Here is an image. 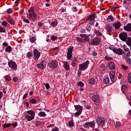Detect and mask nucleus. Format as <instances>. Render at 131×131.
<instances>
[{
    "instance_id": "1",
    "label": "nucleus",
    "mask_w": 131,
    "mask_h": 131,
    "mask_svg": "<svg viewBox=\"0 0 131 131\" xmlns=\"http://www.w3.org/2000/svg\"><path fill=\"white\" fill-rule=\"evenodd\" d=\"M90 64V61L86 60V61L79 64V70L81 71H84L88 69L89 64Z\"/></svg>"
},
{
    "instance_id": "2",
    "label": "nucleus",
    "mask_w": 131,
    "mask_h": 131,
    "mask_svg": "<svg viewBox=\"0 0 131 131\" xmlns=\"http://www.w3.org/2000/svg\"><path fill=\"white\" fill-rule=\"evenodd\" d=\"M83 127L90 129V127L92 128H95L96 126V123L94 121L87 122L82 125Z\"/></svg>"
},
{
    "instance_id": "3",
    "label": "nucleus",
    "mask_w": 131,
    "mask_h": 131,
    "mask_svg": "<svg viewBox=\"0 0 131 131\" xmlns=\"http://www.w3.org/2000/svg\"><path fill=\"white\" fill-rule=\"evenodd\" d=\"M73 49H74V47H73V46H70V47L68 48V52L67 53V58L68 60H71L73 56L72 52H73Z\"/></svg>"
},
{
    "instance_id": "4",
    "label": "nucleus",
    "mask_w": 131,
    "mask_h": 131,
    "mask_svg": "<svg viewBox=\"0 0 131 131\" xmlns=\"http://www.w3.org/2000/svg\"><path fill=\"white\" fill-rule=\"evenodd\" d=\"M8 64L9 68H11L12 70H14V71L17 70L18 67L17 66V63H16V62L12 60H10Z\"/></svg>"
},
{
    "instance_id": "5",
    "label": "nucleus",
    "mask_w": 131,
    "mask_h": 131,
    "mask_svg": "<svg viewBox=\"0 0 131 131\" xmlns=\"http://www.w3.org/2000/svg\"><path fill=\"white\" fill-rule=\"evenodd\" d=\"M119 38L122 41L127 42V33L125 32H123L119 34Z\"/></svg>"
},
{
    "instance_id": "6",
    "label": "nucleus",
    "mask_w": 131,
    "mask_h": 131,
    "mask_svg": "<svg viewBox=\"0 0 131 131\" xmlns=\"http://www.w3.org/2000/svg\"><path fill=\"white\" fill-rule=\"evenodd\" d=\"M48 66L51 69H56V68L58 67V61L56 60H53L48 63Z\"/></svg>"
},
{
    "instance_id": "7",
    "label": "nucleus",
    "mask_w": 131,
    "mask_h": 131,
    "mask_svg": "<svg viewBox=\"0 0 131 131\" xmlns=\"http://www.w3.org/2000/svg\"><path fill=\"white\" fill-rule=\"evenodd\" d=\"M27 18L34 21V20H36L37 19V15H36L34 12H33L32 13H29V14H27Z\"/></svg>"
},
{
    "instance_id": "8",
    "label": "nucleus",
    "mask_w": 131,
    "mask_h": 131,
    "mask_svg": "<svg viewBox=\"0 0 131 131\" xmlns=\"http://www.w3.org/2000/svg\"><path fill=\"white\" fill-rule=\"evenodd\" d=\"M101 41V38H95L90 43V45L92 46H98Z\"/></svg>"
},
{
    "instance_id": "9",
    "label": "nucleus",
    "mask_w": 131,
    "mask_h": 131,
    "mask_svg": "<svg viewBox=\"0 0 131 131\" xmlns=\"http://www.w3.org/2000/svg\"><path fill=\"white\" fill-rule=\"evenodd\" d=\"M110 77L112 82H115L116 81V77L115 76V73L113 71L110 72Z\"/></svg>"
},
{
    "instance_id": "10",
    "label": "nucleus",
    "mask_w": 131,
    "mask_h": 131,
    "mask_svg": "<svg viewBox=\"0 0 131 131\" xmlns=\"http://www.w3.org/2000/svg\"><path fill=\"white\" fill-rule=\"evenodd\" d=\"M33 53L34 60H38V58L40 57V52H39L37 49H34L33 50Z\"/></svg>"
},
{
    "instance_id": "11",
    "label": "nucleus",
    "mask_w": 131,
    "mask_h": 131,
    "mask_svg": "<svg viewBox=\"0 0 131 131\" xmlns=\"http://www.w3.org/2000/svg\"><path fill=\"white\" fill-rule=\"evenodd\" d=\"M92 100L95 104H97L98 103H100V96L97 94L93 95L92 96Z\"/></svg>"
},
{
    "instance_id": "12",
    "label": "nucleus",
    "mask_w": 131,
    "mask_h": 131,
    "mask_svg": "<svg viewBox=\"0 0 131 131\" xmlns=\"http://www.w3.org/2000/svg\"><path fill=\"white\" fill-rule=\"evenodd\" d=\"M46 64L47 61L46 60H42L41 63H38L37 64V67H38V68H39V69H45Z\"/></svg>"
},
{
    "instance_id": "13",
    "label": "nucleus",
    "mask_w": 131,
    "mask_h": 131,
    "mask_svg": "<svg viewBox=\"0 0 131 131\" xmlns=\"http://www.w3.org/2000/svg\"><path fill=\"white\" fill-rule=\"evenodd\" d=\"M98 125H104L105 124V119L99 117L96 119Z\"/></svg>"
},
{
    "instance_id": "14",
    "label": "nucleus",
    "mask_w": 131,
    "mask_h": 131,
    "mask_svg": "<svg viewBox=\"0 0 131 131\" xmlns=\"http://www.w3.org/2000/svg\"><path fill=\"white\" fill-rule=\"evenodd\" d=\"M80 36L82 37L83 41H89L90 40V35L80 34Z\"/></svg>"
},
{
    "instance_id": "15",
    "label": "nucleus",
    "mask_w": 131,
    "mask_h": 131,
    "mask_svg": "<svg viewBox=\"0 0 131 131\" xmlns=\"http://www.w3.org/2000/svg\"><path fill=\"white\" fill-rule=\"evenodd\" d=\"M113 26L115 28V29H119L121 27V24L119 21H117L116 23L113 24Z\"/></svg>"
},
{
    "instance_id": "16",
    "label": "nucleus",
    "mask_w": 131,
    "mask_h": 131,
    "mask_svg": "<svg viewBox=\"0 0 131 131\" xmlns=\"http://www.w3.org/2000/svg\"><path fill=\"white\" fill-rule=\"evenodd\" d=\"M88 21H90V23H94V21H95V14H90L89 16L86 18Z\"/></svg>"
},
{
    "instance_id": "17",
    "label": "nucleus",
    "mask_w": 131,
    "mask_h": 131,
    "mask_svg": "<svg viewBox=\"0 0 131 131\" xmlns=\"http://www.w3.org/2000/svg\"><path fill=\"white\" fill-rule=\"evenodd\" d=\"M115 54H117L118 55H122L124 53V51L121 48H118L115 49Z\"/></svg>"
},
{
    "instance_id": "18",
    "label": "nucleus",
    "mask_w": 131,
    "mask_h": 131,
    "mask_svg": "<svg viewBox=\"0 0 131 131\" xmlns=\"http://www.w3.org/2000/svg\"><path fill=\"white\" fill-rule=\"evenodd\" d=\"M105 30H107L108 32H112L113 31V27L111 24H107L105 26Z\"/></svg>"
},
{
    "instance_id": "19",
    "label": "nucleus",
    "mask_w": 131,
    "mask_h": 131,
    "mask_svg": "<svg viewBox=\"0 0 131 131\" xmlns=\"http://www.w3.org/2000/svg\"><path fill=\"white\" fill-rule=\"evenodd\" d=\"M75 110L77 111V112H80L82 113V106H80V105H74Z\"/></svg>"
},
{
    "instance_id": "20",
    "label": "nucleus",
    "mask_w": 131,
    "mask_h": 131,
    "mask_svg": "<svg viewBox=\"0 0 131 131\" xmlns=\"http://www.w3.org/2000/svg\"><path fill=\"white\" fill-rule=\"evenodd\" d=\"M124 30L125 31H130L131 32V24H127L124 27Z\"/></svg>"
},
{
    "instance_id": "21",
    "label": "nucleus",
    "mask_w": 131,
    "mask_h": 131,
    "mask_svg": "<svg viewBox=\"0 0 131 131\" xmlns=\"http://www.w3.org/2000/svg\"><path fill=\"white\" fill-rule=\"evenodd\" d=\"M121 89L123 94H126L127 92V86L126 85H123Z\"/></svg>"
},
{
    "instance_id": "22",
    "label": "nucleus",
    "mask_w": 131,
    "mask_h": 131,
    "mask_svg": "<svg viewBox=\"0 0 131 131\" xmlns=\"http://www.w3.org/2000/svg\"><path fill=\"white\" fill-rule=\"evenodd\" d=\"M63 67L65 68L66 70H69L70 69V67L69 66V64L67 61H63Z\"/></svg>"
},
{
    "instance_id": "23",
    "label": "nucleus",
    "mask_w": 131,
    "mask_h": 131,
    "mask_svg": "<svg viewBox=\"0 0 131 131\" xmlns=\"http://www.w3.org/2000/svg\"><path fill=\"white\" fill-rule=\"evenodd\" d=\"M108 67L112 70L115 69V64L114 62L110 61V62H108Z\"/></svg>"
},
{
    "instance_id": "24",
    "label": "nucleus",
    "mask_w": 131,
    "mask_h": 131,
    "mask_svg": "<svg viewBox=\"0 0 131 131\" xmlns=\"http://www.w3.org/2000/svg\"><path fill=\"white\" fill-rule=\"evenodd\" d=\"M7 22L9 23L10 24H11V25H15V21H14V19L11 17H9L7 18Z\"/></svg>"
},
{
    "instance_id": "25",
    "label": "nucleus",
    "mask_w": 131,
    "mask_h": 131,
    "mask_svg": "<svg viewBox=\"0 0 131 131\" xmlns=\"http://www.w3.org/2000/svg\"><path fill=\"white\" fill-rule=\"evenodd\" d=\"M27 113L33 117L35 116V112L32 110L28 111Z\"/></svg>"
},
{
    "instance_id": "26",
    "label": "nucleus",
    "mask_w": 131,
    "mask_h": 131,
    "mask_svg": "<svg viewBox=\"0 0 131 131\" xmlns=\"http://www.w3.org/2000/svg\"><path fill=\"white\" fill-rule=\"evenodd\" d=\"M106 21H107V22H111V21L112 22H114V18L112 15H110L106 19Z\"/></svg>"
},
{
    "instance_id": "27",
    "label": "nucleus",
    "mask_w": 131,
    "mask_h": 131,
    "mask_svg": "<svg viewBox=\"0 0 131 131\" xmlns=\"http://www.w3.org/2000/svg\"><path fill=\"white\" fill-rule=\"evenodd\" d=\"M25 118H26V119L28 121H31V120H32V119H34V117H32V116H29V115H26L25 116Z\"/></svg>"
},
{
    "instance_id": "28",
    "label": "nucleus",
    "mask_w": 131,
    "mask_h": 131,
    "mask_svg": "<svg viewBox=\"0 0 131 131\" xmlns=\"http://www.w3.org/2000/svg\"><path fill=\"white\" fill-rule=\"evenodd\" d=\"M110 82V79H109V77H105L103 78V83L104 84H108Z\"/></svg>"
},
{
    "instance_id": "29",
    "label": "nucleus",
    "mask_w": 131,
    "mask_h": 131,
    "mask_svg": "<svg viewBox=\"0 0 131 131\" xmlns=\"http://www.w3.org/2000/svg\"><path fill=\"white\" fill-rule=\"evenodd\" d=\"M38 115L40 117H46L47 116V114H46V113L45 112H40L38 113Z\"/></svg>"
},
{
    "instance_id": "30",
    "label": "nucleus",
    "mask_w": 131,
    "mask_h": 131,
    "mask_svg": "<svg viewBox=\"0 0 131 131\" xmlns=\"http://www.w3.org/2000/svg\"><path fill=\"white\" fill-rule=\"evenodd\" d=\"M94 33L97 35V36H102V33L101 32H99V31L97 30H94Z\"/></svg>"
},
{
    "instance_id": "31",
    "label": "nucleus",
    "mask_w": 131,
    "mask_h": 131,
    "mask_svg": "<svg viewBox=\"0 0 131 131\" xmlns=\"http://www.w3.org/2000/svg\"><path fill=\"white\" fill-rule=\"evenodd\" d=\"M93 24V23H89L88 25L86 27V29L87 30V31H88V32H90V31H91V26H92V25Z\"/></svg>"
},
{
    "instance_id": "32",
    "label": "nucleus",
    "mask_w": 131,
    "mask_h": 131,
    "mask_svg": "<svg viewBox=\"0 0 131 131\" xmlns=\"http://www.w3.org/2000/svg\"><path fill=\"white\" fill-rule=\"evenodd\" d=\"M5 51L8 53H11L12 52V47L10 46H7L5 49Z\"/></svg>"
},
{
    "instance_id": "33",
    "label": "nucleus",
    "mask_w": 131,
    "mask_h": 131,
    "mask_svg": "<svg viewBox=\"0 0 131 131\" xmlns=\"http://www.w3.org/2000/svg\"><path fill=\"white\" fill-rule=\"evenodd\" d=\"M96 82V80H95V79H94L93 78H91L89 80V83H90V84H92V85H93V84H95Z\"/></svg>"
},
{
    "instance_id": "34",
    "label": "nucleus",
    "mask_w": 131,
    "mask_h": 131,
    "mask_svg": "<svg viewBox=\"0 0 131 131\" xmlns=\"http://www.w3.org/2000/svg\"><path fill=\"white\" fill-rule=\"evenodd\" d=\"M77 85L78 86H80V88H83L84 86V83L82 82V81H79L77 83Z\"/></svg>"
},
{
    "instance_id": "35",
    "label": "nucleus",
    "mask_w": 131,
    "mask_h": 131,
    "mask_svg": "<svg viewBox=\"0 0 131 131\" xmlns=\"http://www.w3.org/2000/svg\"><path fill=\"white\" fill-rule=\"evenodd\" d=\"M4 78L5 80H7V81H10V80H12V78H11V77L9 75H6Z\"/></svg>"
},
{
    "instance_id": "36",
    "label": "nucleus",
    "mask_w": 131,
    "mask_h": 131,
    "mask_svg": "<svg viewBox=\"0 0 131 131\" xmlns=\"http://www.w3.org/2000/svg\"><path fill=\"white\" fill-rule=\"evenodd\" d=\"M58 25V21H52L51 23V26L53 27H56Z\"/></svg>"
},
{
    "instance_id": "37",
    "label": "nucleus",
    "mask_w": 131,
    "mask_h": 131,
    "mask_svg": "<svg viewBox=\"0 0 131 131\" xmlns=\"http://www.w3.org/2000/svg\"><path fill=\"white\" fill-rule=\"evenodd\" d=\"M13 9L12 8H8L6 11V13H7V14H12L13 13Z\"/></svg>"
},
{
    "instance_id": "38",
    "label": "nucleus",
    "mask_w": 131,
    "mask_h": 131,
    "mask_svg": "<svg viewBox=\"0 0 131 131\" xmlns=\"http://www.w3.org/2000/svg\"><path fill=\"white\" fill-rule=\"evenodd\" d=\"M120 125H121L120 122H117L115 124V127L116 128H119L120 127Z\"/></svg>"
},
{
    "instance_id": "39",
    "label": "nucleus",
    "mask_w": 131,
    "mask_h": 131,
    "mask_svg": "<svg viewBox=\"0 0 131 131\" xmlns=\"http://www.w3.org/2000/svg\"><path fill=\"white\" fill-rule=\"evenodd\" d=\"M121 67L123 70H127L128 69V67L124 65V64H121Z\"/></svg>"
},
{
    "instance_id": "40",
    "label": "nucleus",
    "mask_w": 131,
    "mask_h": 131,
    "mask_svg": "<svg viewBox=\"0 0 131 131\" xmlns=\"http://www.w3.org/2000/svg\"><path fill=\"white\" fill-rule=\"evenodd\" d=\"M4 128H7V127H10L11 126V123L4 124L3 125Z\"/></svg>"
},
{
    "instance_id": "41",
    "label": "nucleus",
    "mask_w": 131,
    "mask_h": 131,
    "mask_svg": "<svg viewBox=\"0 0 131 131\" xmlns=\"http://www.w3.org/2000/svg\"><path fill=\"white\" fill-rule=\"evenodd\" d=\"M0 32H6V28H4L0 26Z\"/></svg>"
},
{
    "instance_id": "42",
    "label": "nucleus",
    "mask_w": 131,
    "mask_h": 131,
    "mask_svg": "<svg viewBox=\"0 0 131 131\" xmlns=\"http://www.w3.org/2000/svg\"><path fill=\"white\" fill-rule=\"evenodd\" d=\"M32 57V53L29 52L27 55V58L30 59Z\"/></svg>"
},
{
    "instance_id": "43",
    "label": "nucleus",
    "mask_w": 131,
    "mask_h": 131,
    "mask_svg": "<svg viewBox=\"0 0 131 131\" xmlns=\"http://www.w3.org/2000/svg\"><path fill=\"white\" fill-rule=\"evenodd\" d=\"M76 39L79 42H83V39L81 37H78L76 38Z\"/></svg>"
},
{
    "instance_id": "44",
    "label": "nucleus",
    "mask_w": 131,
    "mask_h": 131,
    "mask_svg": "<svg viewBox=\"0 0 131 131\" xmlns=\"http://www.w3.org/2000/svg\"><path fill=\"white\" fill-rule=\"evenodd\" d=\"M68 124L69 126H70L71 127L74 125V123H73V122L72 120H71L69 121Z\"/></svg>"
},
{
    "instance_id": "45",
    "label": "nucleus",
    "mask_w": 131,
    "mask_h": 131,
    "mask_svg": "<svg viewBox=\"0 0 131 131\" xmlns=\"http://www.w3.org/2000/svg\"><path fill=\"white\" fill-rule=\"evenodd\" d=\"M30 103H31V104H35V103H36V100H35V99L33 98V99H31L30 101H29Z\"/></svg>"
},
{
    "instance_id": "46",
    "label": "nucleus",
    "mask_w": 131,
    "mask_h": 131,
    "mask_svg": "<svg viewBox=\"0 0 131 131\" xmlns=\"http://www.w3.org/2000/svg\"><path fill=\"white\" fill-rule=\"evenodd\" d=\"M23 21L25 23H27L28 24H29V23H30V21H29V20L25 18H23Z\"/></svg>"
},
{
    "instance_id": "47",
    "label": "nucleus",
    "mask_w": 131,
    "mask_h": 131,
    "mask_svg": "<svg viewBox=\"0 0 131 131\" xmlns=\"http://www.w3.org/2000/svg\"><path fill=\"white\" fill-rule=\"evenodd\" d=\"M80 114H81V113L79 112H77L74 114L75 115V117H79V115H80Z\"/></svg>"
},
{
    "instance_id": "48",
    "label": "nucleus",
    "mask_w": 131,
    "mask_h": 131,
    "mask_svg": "<svg viewBox=\"0 0 131 131\" xmlns=\"http://www.w3.org/2000/svg\"><path fill=\"white\" fill-rule=\"evenodd\" d=\"M35 40L36 39H35V37H32L31 38H30V41L32 43L34 42L35 41Z\"/></svg>"
},
{
    "instance_id": "49",
    "label": "nucleus",
    "mask_w": 131,
    "mask_h": 131,
    "mask_svg": "<svg viewBox=\"0 0 131 131\" xmlns=\"http://www.w3.org/2000/svg\"><path fill=\"white\" fill-rule=\"evenodd\" d=\"M104 59L105 60H107L108 61H111V60H113V58L110 57L108 56H105Z\"/></svg>"
},
{
    "instance_id": "50",
    "label": "nucleus",
    "mask_w": 131,
    "mask_h": 131,
    "mask_svg": "<svg viewBox=\"0 0 131 131\" xmlns=\"http://www.w3.org/2000/svg\"><path fill=\"white\" fill-rule=\"evenodd\" d=\"M7 25H8V23L6 21H3L2 23V26H4V27H6V26H7Z\"/></svg>"
},
{
    "instance_id": "51",
    "label": "nucleus",
    "mask_w": 131,
    "mask_h": 131,
    "mask_svg": "<svg viewBox=\"0 0 131 131\" xmlns=\"http://www.w3.org/2000/svg\"><path fill=\"white\" fill-rule=\"evenodd\" d=\"M110 50H112V51H114V53L115 52V50L116 49V48L113 47V46H110L109 47Z\"/></svg>"
},
{
    "instance_id": "52",
    "label": "nucleus",
    "mask_w": 131,
    "mask_h": 131,
    "mask_svg": "<svg viewBox=\"0 0 131 131\" xmlns=\"http://www.w3.org/2000/svg\"><path fill=\"white\" fill-rule=\"evenodd\" d=\"M128 82L131 83V73H129L128 75Z\"/></svg>"
},
{
    "instance_id": "53",
    "label": "nucleus",
    "mask_w": 131,
    "mask_h": 131,
    "mask_svg": "<svg viewBox=\"0 0 131 131\" xmlns=\"http://www.w3.org/2000/svg\"><path fill=\"white\" fill-rule=\"evenodd\" d=\"M51 131H59V128L57 126H55L52 129Z\"/></svg>"
},
{
    "instance_id": "54",
    "label": "nucleus",
    "mask_w": 131,
    "mask_h": 131,
    "mask_svg": "<svg viewBox=\"0 0 131 131\" xmlns=\"http://www.w3.org/2000/svg\"><path fill=\"white\" fill-rule=\"evenodd\" d=\"M72 9L73 12H76L78 11L77 8H76V7H74V6L73 7Z\"/></svg>"
},
{
    "instance_id": "55",
    "label": "nucleus",
    "mask_w": 131,
    "mask_h": 131,
    "mask_svg": "<svg viewBox=\"0 0 131 131\" xmlns=\"http://www.w3.org/2000/svg\"><path fill=\"white\" fill-rule=\"evenodd\" d=\"M40 124V122L39 121H36L35 122V126H39V125Z\"/></svg>"
},
{
    "instance_id": "56",
    "label": "nucleus",
    "mask_w": 131,
    "mask_h": 131,
    "mask_svg": "<svg viewBox=\"0 0 131 131\" xmlns=\"http://www.w3.org/2000/svg\"><path fill=\"white\" fill-rule=\"evenodd\" d=\"M51 39L52 40H53V41H55V40H56V39H57V36H52Z\"/></svg>"
},
{
    "instance_id": "57",
    "label": "nucleus",
    "mask_w": 131,
    "mask_h": 131,
    "mask_svg": "<svg viewBox=\"0 0 131 131\" xmlns=\"http://www.w3.org/2000/svg\"><path fill=\"white\" fill-rule=\"evenodd\" d=\"M28 12H29V13H34V10L33 8H31L30 9H29Z\"/></svg>"
},
{
    "instance_id": "58",
    "label": "nucleus",
    "mask_w": 131,
    "mask_h": 131,
    "mask_svg": "<svg viewBox=\"0 0 131 131\" xmlns=\"http://www.w3.org/2000/svg\"><path fill=\"white\" fill-rule=\"evenodd\" d=\"M117 74L118 79H120V78H121V77H122V75H121V74L118 73Z\"/></svg>"
},
{
    "instance_id": "59",
    "label": "nucleus",
    "mask_w": 131,
    "mask_h": 131,
    "mask_svg": "<svg viewBox=\"0 0 131 131\" xmlns=\"http://www.w3.org/2000/svg\"><path fill=\"white\" fill-rule=\"evenodd\" d=\"M12 126H13V127H16V126H17L18 125V124H17V122H15L14 123H12Z\"/></svg>"
},
{
    "instance_id": "60",
    "label": "nucleus",
    "mask_w": 131,
    "mask_h": 131,
    "mask_svg": "<svg viewBox=\"0 0 131 131\" xmlns=\"http://www.w3.org/2000/svg\"><path fill=\"white\" fill-rule=\"evenodd\" d=\"M126 62L128 64H131V59L130 58H128L126 59Z\"/></svg>"
},
{
    "instance_id": "61",
    "label": "nucleus",
    "mask_w": 131,
    "mask_h": 131,
    "mask_svg": "<svg viewBox=\"0 0 131 131\" xmlns=\"http://www.w3.org/2000/svg\"><path fill=\"white\" fill-rule=\"evenodd\" d=\"M45 88L47 90H49V89H50V84L48 83H45Z\"/></svg>"
},
{
    "instance_id": "62",
    "label": "nucleus",
    "mask_w": 131,
    "mask_h": 131,
    "mask_svg": "<svg viewBox=\"0 0 131 131\" xmlns=\"http://www.w3.org/2000/svg\"><path fill=\"white\" fill-rule=\"evenodd\" d=\"M13 81L14 82H17V81H18V78L17 77H15L13 78Z\"/></svg>"
},
{
    "instance_id": "63",
    "label": "nucleus",
    "mask_w": 131,
    "mask_h": 131,
    "mask_svg": "<svg viewBox=\"0 0 131 131\" xmlns=\"http://www.w3.org/2000/svg\"><path fill=\"white\" fill-rule=\"evenodd\" d=\"M43 25V23H41V22H38V26H39V27H41Z\"/></svg>"
},
{
    "instance_id": "64",
    "label": "nucleus",
    "mask_w": 131,
    "mask_h": 131,
    "mask_svg": "<svg viewBox=\"0 0 131 131\" xmlns=\"http://www.w3.org/2000/svg\"><path fill=\"white\" fill-rule=\"evenodd\" d=\"M92 55H93V56H94V57H96V56H97V55H98V53H97L96 52V51H93L92 53Z\"/></svg>"
}]
</instances>
